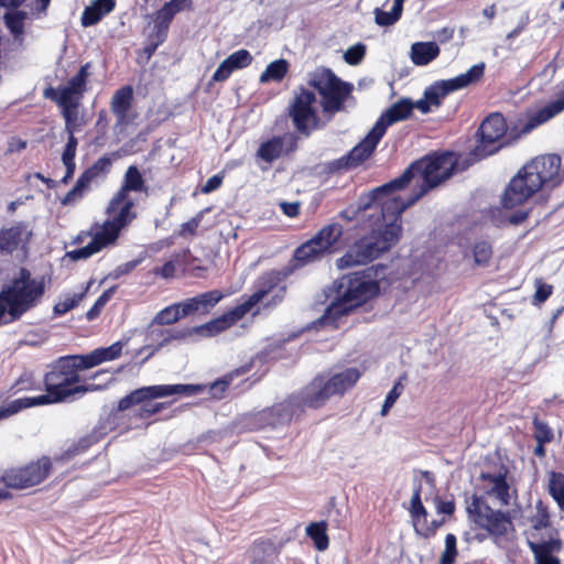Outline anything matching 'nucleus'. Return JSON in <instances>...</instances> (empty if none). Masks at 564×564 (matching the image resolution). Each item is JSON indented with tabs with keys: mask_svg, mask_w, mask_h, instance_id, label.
<instances>
[{
	"mask_svg": "<svg viewBox=\"0 0 564 564\" xmlns=\"http://www.w3.org/2000/svg\"><path fill=\"white\" fill-rule=\"evenodd\" d=\"M80 355L59 357L45 373V394L25 397L0 408V421L17 414L23 409L63 402L72 397L73 384L80 381L79 370H85Z\"/></svg>",
	"mask_w": 564,
	"mask_h": 564,
	"instance_id": "1",
	"label": "nucleus"
},
{
	"mask_svg": "<svg viewBox=\"0 0 564 564\" xmlns=\"http://www.w3.org/2000/svg\"><path fill=\"white\" fill-rule=\"evenodd\" d=\"M557 154L541 155L525 164L509 182L502 195V206L512 209L527 203L543 186L554 187L564 177Z\"/></svg>",
	"mask_w": 564,
	"mask_h": 564,
	"instance_id": "2",
	"label": "nucleus"
},
{
	"mask_svg": "<svg viewBox=\"0 0 564 564\" xmlns=\"http://www.w3.org/2000/svg\"><path fill=\"white\" fill-rule=\"evenodd\" d=\"M456 164V159L452 153L434 154L422 158L408 166L400 176L373 188L372 196L402 191L415 176H420L422 182L419 185L417 191L406 197V205L412 206L430 189L448 180L453 175Z\"/></svg>",
	"mask_w": 564,
	"mask_h": 564,
	"instance_id": "3",
	"label": "nucleus"
},
{
	"mask_svg": "<svg viewBox=\"0 0 564 564\" xmlns=\"http://www.w3.org/2000/svg\"><path fill=\"white\" fill-rule=\"evenodd\" d=\"M337 297L317 319L321 326L337 328L339 319L362 305L379 293V284L366 274V271H356L343 275L335 282Z\"/></svg>",
	"mask_w": 564,
	"mask_h": 564,
	"instance_id": "4",
	"label": "nucleus"
},
{
	"mask_svg": "<svg viewBox=\"0 0 564 564\" xmlns=\"http://www.w3.org/2000/svg\"><path fill=\"white\" fill-rule=\"evenodd\" d=\"M397 192H389L372 196V189L359 198L358 209L368 210L380 208L383 226L371 234L377 238L383 251L389 250L401 238L402 224L401 215L408 209V198L395 196Z\"/></svg>",
	"mask_w": 564,
	"mask_h": 564,
	"instance_id": "5",
	"label": "nucleus"
},
{
	"mask_svg": "<svg viewBox=\"0 0 564 564\" xmlns=\"http://www.w3.org/2000/svg\"><path fill=\"white\" fill-rule=\"evenodd\" d=\"M44 292V278L33 279L28 269L21 268L18 276L0 292V304L9 322L19 319L36 306Z\"/></svg>",
	"mask_w": 564,
	"mask_h": 564,
	"instance_id": "6",
	"label": "nucleus"
},
{
	"mask_svg": "<svg viewBox=\"0 0 564 564\" xmlns=\"http://www.w3.org/2000/svg\"><path fill=\"white\" fill-rule=\"evenodd\" d=\"M361 372L356 367L346 368L338 372L317 375L299 393L304 406L317 409L334 395H343L360 379Z\"/></svg>",
	"mask_w": 564,
	"mask_h": 564,
	"instance_id": "7",
	"label": "nucleus"
},
{
	"mask_svg": "<svg viewBox=\"0 0 564 564\" xmlns=\"http://www.w3.org/2000/svg\"><path fill=\"white\" fill-rule=\"evenodd\" d=\"M307 83L321 95V105L327 115L345 110V104L354 99L352 84L343 82L329 68H317L310 73Z\"/></svg>",
	"mask_w": 564,
	"mask_h": 564,
	"instance_id": "8",
	"label": "nucleus"
},
{
	"mask_svg": "<svg viewBox=\"0 0 564 564\" xmlns=\"http://www.w3.org/2000/svg\"><path fill=\"white\" fill-rule=\"evenodd\" d=\"M198 390V386L181 383L142 387L120 399L118 402V411L122 412L130 409L132 405L143 403L138 415L141 419H149L155 414V409L152 403H144L145 401L174 394L192 395Z\"/></svg>",
	"mask_w": 564,
	"mask_h": 564,
	"instance_id": "9",
	"label": "nucleus"
},
{
	"mask_svg": "<svg viewBox=\"0 0 564 564\" xmlns=\"http://www.w3.org/2000/svg\"><path fill=\"white\" fill-rule=\"evenodd\" d=\"M507 131L505 118L500 113L489 115L478 129V141L470 151L474 161L495 154L501 148L500 139Z\"/></svg>",
	"mask_w": 564,
	"mask_h": 564,
	"instance_id": "10",
	"label": "nucleus"
},
{
	"mask_svg": "<svg viewBox=\"0 0 564 564\" xmlns=\"http://www.w3.org/2000/svg\"><path fill=\"white\" fill-rule=\"evenodd\" d=\"M484 62L473 65L466 73L449 79L437 80L424 90V97L432 106L440 107L442 100L449 94L479 82L485 73Z\"/></svg>",
	"mask_w": 564,
	"mask_h": 564,
	"instance_id": "11",
	"label": "nucleus"
},
{
	"mask_svg": "<svg viewBox=\"0 0 564 564\" xmlns=\"http://www.w3.org/2000/svg\"><path fill=\"white\" fill-rule=\"evenodd\" d=\"M316 96L313 91L301 88L290 105L289 115L297 131L308 135L318 126V116L314 109Z\"/></svg>",
	"mask_w": 564,
	"mask_h": 564,
	"instance_id": "12",
	"label": "nucleus"
},
{
	"mask_svg": "<svg viewBox=\"0 0 564 564\" xmlns=\"http://www.w3.org/2000/svg\"><path fill=\"white\" fill-rule=\"evenodd\" d=\"M382 137L381 127L379 128V126H373L368 134L347 154L332 161L329 163V170L334 172L356 169L371 156Z\"/></svg>",
	"mask_w": 564,
	"mask_h": 564,
	"instance_id": "13",
	"label": "nucleus"
},
{
	"mask_svg": "<svg viewBox=\"0 0 564 564\" xmlns=\"http://www.w3.org/2000/svg\"><path fill=\"white\" fill-rule=\"evenodd\" d=\"M115 203V196L110 199L106 209L107 215L110 219L106 220L101 226L100 230L108 237V241L112 243L117 240L120 230L126 227L135 218V213L132 212L134 200L124 196L123 200Z\"/></svg>",
	"mask_w": 564,
	"mask_h": 564,
	"instance_id": "14",
	"label": "nucleus"
},
{
	"mask_svg": "<svg viewBox=\"0 0 564 564\" xmlns=\"http://www.w3.org/2000/svg\"><path fill=\"white\" fill-rule=\"evenodd\" d=\"M50 469V458L43 457L23 468L7 471L3 476V481L8 488L24 489L44 480Z\"/></svg>",
	"mask_w": 564,
	"mask_h": 564,
	"instance_id": "15",
	"label": "nucleus"
},
{
	"mask_svg": "<svg viewBox=\"0 0 564 564\" xmlns=\"http://www.w3.org/2000/svg\"><path fill=\"white\" fill-rule=\"evenodd\" d=\"M383 251L372 234L358 239L348 251L336 261L339 269L362 265L377 259Z\"/></svg>",
	"mask_w": 564,
	"mask_h": 564,
	"instance_id": "16",
	"label": "nucleus"
},
{
	"mask_svg": "<svg viewBox=\"0 0 564 564\" xmlns=\"http://www.w3.org/2000/svg\"><path fill=\"white\" fill-rule=\"evenodd\" d=\"M230 326L231 324L228 322L226 314H223L220 317L207 322L203 325L166 329L162 333L164 337L160 343V347L167 345L172 340L185 341L194 336L213 337L226 330Z\"/></svg>",
	"mask_w": 564,
	"mask_h": 564,
	"instance_id": "17",
	"label": "nucleus"
},
{
	"mask_svg": "<svg viewBox=\"0 0 564 564\" xmlns=\"http://www.w3.org/2000/svg\"><path fill=\"white\" fill-rule=\"evenodd\" d=\"M304 408L300 395L292 394L285 401L259 412L263 414L262 421L264 429H275L280 425L288 424L295 415H299Z\"/></svg>",
	"mask_w": 564,
	"mask_h": 564,
	"instance_id": "18",
	"label": "nucleus"
},
{
	"mask_svg": "<svg viewBox=\"0 0 564 564\" xmlns=\"http://www.w3.org/2000/svg\"><path fill=\"white\" fill-rule=\"evenodd\" d=\"M279 282L275 273H265L258 281V288L246 301L238 304L230 311L226 312V316L231 326L240 321L251 308L257 305Z\"/></svg>",
	"mask_w": 564,
	"mask_h": 564,
	"instance_id": "19",
	"label": "nucleus"
},
{
	"mask_svg": "<svg viewBox=\"0 0 564 564\" xmlns=\"http://www.w3.org/2000/svg\"><path fill=\"white\" fill-rule=\"evenodd\" d=\"M473 507L479 518V523L484 527L489 533L501 536L505 535L508 530L511 528L512 523L506 513L501 511H495L488 506L479 503L478 499H475L473 502Z\"/></svg>",
	"mask_w": 564,
	"mask_h": 564,
	"instance_id": "20",
	"label": "nucleus"
},
{
	"mask_svg": "<svg viewBox=\"0 0 564 564\" xmlns=\"http://www.w3.org/2000/svg\"><path fill=\"white\" fill-rule=\"evenodd\" d=\"M564 111V84L563 87L555 94V99L550 101L544 107L530 113L527 122L522 130L523 132H530L539 126L547 122L552 118L556 117Z\"/></svg>",
	"mask_w": 564,
	"mask_h": 564,
	"instance_id": "21",
	"label": "nucleus"
},
{
	"mask_svg": "<svg viewBox=\"0 0 564 564\" xmlns=\"http://www.w3.org/2000/svg\"><path fill=\"white\" fill-rule=\"evenodd\" d=\"M32 232L25 223H17L15 225L0 230V250L11 253L18 249L22 242H28Z\"/></svg>",
	"mask_w": 564,
	"mask_h": 564,
	"instance_id": "22",
	"label": "nucleus"
},
{
	"mask_svg": "<svg viewBox=\"0 0 564 564\" xmlns=\"http://www.w3.org/2000/svg\"><path fill=\"white\" fill-rule=\"evenodd\" d=\"M414 109V105L410 99H401L388 108L376 121L375 126L382 129L384 135L389 126L409 118Z\"/></svg>",
	"mask_w": 564,
	"mask_h": 564,
	"instance_id": "23",
	"label": "nucleus"
},
{
	"mask_svg": "<svg viewBox=\"0 0 564 564\" xmlns=\"http://www.w3.org/2000/svg\"><path fill=\"white\" fill-rule=\"evenodd\" d=\"M530 550L534 555V564H560V560L552 554L560 552L562 541L557 538H551L547 541H529Z\"/></svg>",
	"mask_w": 564,
	"mask_h": 564,
	"instance_id": "24",
	"label": "nucleus"
},
{
	"mask_svg": "<svg viewBox=\"0 0 564 564\" xmlns=\"http://www.w3.org/2000/svg\"><path fill=\"white\" fill-rule=\"evenodd\" d=\"M124 344L119 340L109 347H99L86 355H80L86 369L94 368L106 361H112L121 356Z\"/></svg>",
	"mask_w": 564,
	"mask_h": 564,
	"instance_id": "25",
	"label": "nucleus"
},
{
	"mask_svg": "<svg viewBox=\"0 0 564 564\" xmlns=\"http://www.w3.org/2000/svg\"><path fill=\"white\" fill-rule=\"evenodd\" d=\"M145 181L141 174V172L138 170L135 165H130L124 175L121 183L120 188L115 194V203L123 200L124 196H129L130 192L141 193L145 192Z\"/></svg>",
	"mask_w": 564,
	"mask_h": 564,
	"instance_id": "26",
	"label": "nucleus"
},
{
	"mask_svg": "<svg viewBox=\"0 0 564 564\" xmlns=\"http://www.w3.org/2000/svg\"><path fill=\"white\" fill-rule=\"evenodd\" d=\"M286 141H293V137H273L260 144L259 149L257 150L256 156L259 160H262L265 163L271 164L282 155ZM293 144L294 142H292L290 151L293 150Z\"/></svg>",
	"mask_w": 564,
	"mask_h": 564,
	"instance_id": "27",
	"label": "nucleus"
},
{
	"mask_svg": "<svg viewBox=\"0 0 564 564\" xmlns=\"http://www.w3.org/2000/svg\"><path fill=\"white\" fill-rule=\"evenodd\" d=\"M123 150H118L109 154H105L98 159L91 166L85 170L80 176L90 185L91 182L99 177L106 176L112 166V162L124 155Z\"/></svg>",
	"mask_w": 564,
	"mask_h": 564,
	"instance_id": "28",
	"label": "nucleus"
},
{
	"mask_svg": "<svg viewBox=\"0 0 564 564\" xmlns=\"http://www.w3.org/2000/svg\"><path fill=\"white\" fill-rule=\"evenodd\" d=\"M115 0H94L82 13V25L87 28L97 24L106 14L115 9Z\"/></svg>",
	"mask_w": 564,
	"mask_h": 564,
	"instance_id": "29",
	"label": "nucleus"
},
{
	"mask_svg": "<svg viewBox=\"0 0 564 564\" xmlns=\"http://www.w3.org/2000/svg\"><path fill=\"white\" fill-rule=\"evenodd\" d=\"M44 97L56 102L58 107H79L84 98L83 95H78L77 91L70 90L66 86L48 87L44 90Z\"/></svg>",
	"mask_w": 564,
	"mask_h": 564,
	"instance_id": "30",
	"label": "nucleus"
},
{
	"mask_svg": "<svg viewBox=\"0 0 564 564\" xmlns=\"http://www.w3.org/2000/svg\"><path fill=\"white\" fill-rule=\"evenodd\" d=\"M325 253L326 251L312 238L295 249L293 256L294 267H302L314 262Z\"/></svg>",
	"mask_w": 564,
	"mask_h": 564,
	"instance_id": "31",
	"label": "nucleus"
},
{
	"mask_svg": "<svg viewBox=\"0 0 564 564\" xmlns=\"http://www.w3.org/2000/svg\"><path fill=\"white\" fill-rule=\"evenodd\" d=\"M440 55V47L435 42H416L411 46V61L414 65L425 66Z\"/></svg>",
	"mask_w": 564,
	"mask_h": 564,
	"instance_id": "32",
	"label": "nucleus"
},
{
	"mask_svg": "<svg viewBox=\"0 0 564 564\" xmlns=\"http://www.w3.org/2000/svg\"><path fill=\"white\" fill-rule=\"evenodd\" d=\"M133 90L130 86L118 89L111 99V111L117 117L119 123L127 119L128 111L131 107Z\"/></svg>",
	"mask_w": 564,
	"mask_h": 564,
	"instance_id": "33",
	"label": "nucleus"
},
{
	"mask_svg": "<svg viewBox=\"0 0 564 564\" xmlns=\"http://www.w3.org/2000/svg\"><path fill=\"white\" fill-rule=\"evenodd\" d=\"M111 243V241H108V237L99 229L95 232L91 241L87 246L68 251L66 257L74 261L87 259Z\"/></svg>",
	"mask_w": 564,
	"mask_h": 564,
	"instance_id": "34",
	"label": "nucleus"
},
{
	"mask_svg": "<svg viewBox=\"0 0 564 564\" xmlns=\"http://www.w3.org/2000/svg\"><path fill=\"white\" fill-rule=\"evenodd\" d=\"M181 12L178 8H173L172 3H164L163 7L154 13L153 33L160 35V41H165L170 24L174 17Z\"/></svg>",
	"mask_w": 564,
	"mask_h": 564,
	"instance_id": "35",
	"label": "nucleus"
},
{
	"mask_svg": "<svg viewBox=\"0 0 564 564\" xmlns=\"http://www.w3.org/2000/svg\"><path fill=\"white\" fill-rule=\"evenodd\" d=\"M341 235L343 226L338 223H332L324 226L313 238L326 252H329Z\"/></svg>",
	"mask_w": 564,
	"mask_h": 564,
	"instance_id": "36",
	"label": "nucleus"
},
{
	"mask_svg": "<svg viewBox=\"0 0 564 564\" xmlns=\"http://www.w3.org/2000/svg\"><path fill=\"white\" fill-rule=\"evenodd\" d=\"M306 535L313 541L317 551L323 552L329 546V539L327 535V522L318 521L312 522L306 527Z\"/></svg>",
	"mask_w": 564,
	"mask_h": 564,
	"instance_id": "37",
	"label": "nucleus"
},
{
	"mask_svg": "<svg viewBox=\"0 0 564 564\" xmlns=\"http://www.w3.org/2000/svg\"><path fill=\"white\" fill-rule=\"evenodd\" d=\"M289 66V62L284 58L271 62L260 75V83L281 82L285 77Z\"/></svg>",
	"mask_w": 564,
	"mask_h": 564,
	"instance_id": "38",
	"label": "nucleus"
},
{
	"mask_svg": "<svg viewBox=\"0 0 564 564\" xmlns=\"http://www.w3.org/2000/svg\"><path fill=\"white\" fill-rule=\"evenodd\" d=\"M404 1L405 0H394L393 6L389 12L377 8L375 10L376 23L380 26L393 25L401 18Z\"/></svg>",
	"mask_w": 564,
	"mask_h": 564,
	"instance_id": "39",
	"label": "nucleus"
},
{
	"mask_svg": "<svg viewBox=\"0 0 564 564\" xmlns=\"http://www.w3.org/2000/svg\"><path fill=\"white\" fill-rule=\"evenodd\" d=\"M549 494L564 512V474L551 471L549 475Z\"/></svg>",
	"mask_w": 564,
	"mask_h": 564,
	"instance_id": "40",
	"label": "nucleus"
},
{
	"mask_svg": "<svg viewBox=\"0 0 564 564\" xmlns=\"http://www.w3.org/2000/svg\"><path fill=\"white\" fill-rule=\"evenodd\" d=\"M26 17V12L17 9H14L12 12L4 13V24L15 37L23 34L24 20Z\"/></svg>",
	"mask_w": 564,
	"mask_h": 564,
	"instance_id": "41",
	"label": "nucleus"
},
{
	"mask_svg": "<svg viewBox=\"0 0 564 564\" xmlns=\"http://www.w3.org/2000/svg\"><path fill=\"white\" fill-rule=\"evenodd\" d=\"M475 265L486 267L492 258V246L486 240L475 242L471 249Z\"/></svg>",
	"mask_w": 564,
	"mask_h": 564,
	"instance_id": "42",
	"label": "nucleus"
},
{
	"mask_svg": "<svg viewBox=\"0 0 564 564\" xmlns=\"http://www.w3.org/2000/svg\"><path fill=\"white\" fill-rule=\"evenodd\" d=\"M89 69L90 63L82 65L77 74L69 78L64 86H66L70 90L77 91L78 95L84 96L85 91L87 90V79L90 74Z\"/></svg>",
	"mask_w": 564,
	"mask_h": 564,
	"instance_id": "43",
	"label": "nucleus"
},
{
	"mask_svg": "<svg viewBox=\"0 0 564 564\" xmlns=\"http://www.w3.org/2000/svg\"><path fill=\"white\" fill-rule=\"evenodd\" d=\"M182 317L180 305L173 303L161 310L153 318L152 324L156 325H172L178 322Z\"/></svg>",
	"mask_w": 564,
	"mask_h": 564,
	"instance_id": "44",
	"label": "nucleus"
},
{
	"mask_svg": "<svg viewBox=\"0 0 564 564\" xmlns=\"http://www.w3.org/2000/svg\"><path fill=\"white\" fill-rule=\"evenodd\" d=\"M85 289L83 292L77 294H66L54 305V314L57 316H62L76 307L78 303L83 300L86 293Z\"/></svg>",
	"mask_w": 564,
	"mask_h": 564,
	"instance_id": "45",
	"label": "nucleus"
},
{
	"mask_svg": "<svg viewBox=\"0 0 564 564\" xmlns=\"http://www.w3.org/2000/svg\"><path fill=\"white\" fill-rule=\"evenodd\" d=\"M89 186L90 185L82 176H79L74 187L62 199V204L65 206L76 204L84 197V194L89 188Z\"/></svg>",
	"mask_w": 564,
	"mask_h": 564,
	"instance_id": "46",
	"label": "nucleus"
},
{
	"mask_svg": "<svg viewBox=\"0 0 564 564\" xmlns=\"http://www.w3.org/2000/svg\"><path fill=\"white\" fill-rule=\"evenodd\" d=\"M250 370V366H243L234 372L225 376L223 379L215 381L210 391L214 397H220L221 393L229 387L235 376H241L245 375Z\"/></svg>",
	"mask_w": 564,
	"mask_h": 564,
	"instance_id": "47",
	"label": "nucleus"
},
{
	"mask_svg": "<svg viewBox=\"0 0 564 564\" xmlns=\"http://www.w3.org/2000/svg\"><path fill=\"white\" fill-rule=\"evenodd\" d=\"M406 379V375H403L399 378V380L394 383L392 389L388 392L384 402L381 409V415L384 416L388 414L390 409L393 406L398 398L401 395L404 387L402 381Z\"/></svg>",
	"mask_w": 564,
	"mask_h": 564,
	"instance_id": "48",
	"label": "nucleus"
},
{
	"mask_svg": "<svg viewBox=\"0 0 564 564\" xmlns=\"http://www.w3.org/2000/svg\"><path fill=\"white\" fill-rule=\"evenodd\" d=\"M117 286H111L106 290L94 303V305L86 313V318L88 321H94L100 314L102 307L110 301L113 293L116 292Z\"/></svg>",
	"mask_w": 564,
	"mask_h": 564,
	"instance_id": "49",
	"label": "nucleus"
},
{
	"mask_svg": "<svg viewBox=\"0 0 564 564\" xmlns=\"http://www.w3.org/2000/svg\"><path fill=\"white\" fill-rule=\"evenodd\" d=\"M457 539L453 533L445 536V549L441 555L438 564H454L457 556Z\"/></svg>",
	"mask_w": 564,
	"mask_h": 564,
	"instance_id": "50",
	"label": "nucleus"
},
{
	"mask_svg": "<svg viewBox=\"0 0 564 564\" xmlns=\"http://www.w3.org/2000/svg\"><path fill=\"white\" fill-rule=\"evenodd\" d=\"M223 299V293L218 290L208 291L196 295L199 310L202 312H208Z\"/></svg>",
	"mask_w": 564,
	"mask_h": 564,
	"instance_id": "51",
	"label": "nucleus"
},
{
	"mask_svg": "<svg viewBox=\"0 0 564 564\" xmlns=\"http://www.w3.org/2000/svg\"><path fill=\"white\" fill-rule=\"evenodd\" d=\"M410 513H411L413 523L415 521H420L421 518L427 517V511L421 500V487L420 486L414 490V492L412 495Z\"/></svg>",
	"mask_w": 564,
	"mask_h": 564,
	"instance_id": "52",
	"label": "nucleus"
},
{
	"mask_svg": "<svg viewBox=\"0 0 564 564\" xmlns=\"http://www.w3.org/2000/svg\"><path fill=\"white\" fill-rule=\"evenodd\" d=\"M262 416H263V414H260V412L245 414L240 419L241 430L248 431V432L263 430L264 425H263Z\"/></svg>",
	"mask_w": 564,
	"mask_h": 564,
	"instance_id": "53",
	"label": "nucleus"
},
{
	"mask_svg": "<svg viewBox=\"0 0 564 564\" xmlns=\"http://www.w3.org/2000/svg\"><path fill=\"white\" fill-rule=\"evenodd\" d=\"M62 110V116L65 120V130L67 133H75L77 127H78V108L79 107H59Z\"/></svg>",
	"mask_w": 564,
	"mask_h": 564,
	"instance_id": "54",
	"label": "nucleus"
},
{
	"mask_svg": "<svg viewBox=\"0 0 564 564\" xmlns=\"http://www.w3.org/2000/svg\"><path fill=\"white\" fill-rule=\"evenodd\" d=\"M227 61L235 67V69H241L249 66L252 62V55L249 51L241 48L227 57Z\"/></svg>",
	"mask_w": 564,
	"mask_h": 564,
	"instance_id": "55",
	"label": "nucleus"
},
{
	"mask_svg": "<svg viewBox=\"0 0 564 564\" xmlns=\"http://www.w3.org/2000/svg\"><path fill=\"white\" fill-rule=\"evenodd\" d=\"M98 442V436L96 433H90L88 435H85L80 440H78L77 443L73 444L72 447L67 449V454L75 456L78 454H82L86 452L93 444Z\"/></svg>",
	"mask_w": 564,
	"mask_h": 564,
	"instance_id": "56",
	"label": "nucleus"
},
{
	"mask_svg": "<svg viewBox=\"0 0 564 564\" xmlns=\"http://www.w3.org/2000/svg\"><path fill=\"white\" fill-rule=\"evenodd\" d=\"M445 523V520L444 519H441V520H432L429 522V524H426V527H422L421 525V520L420 521H415L414 522V530H415V533L421 535L422 538L424 539H429L431 536H433L436 531Z\"/></svg>",
	"mask_w": 564,
	"mask_h": 564,
	"instance_id": "57",
	"label": "nucleus"
},
{
	"mask_svg": "<svg viewBox=\"0 0 564 564\" xmlns=\"http://www.w3.org/2000/svg\"><path fill=\"white\" fill-rule=\"evenodd\" d=\"M533 426L534 438L538 443H550L553 440V431L545 422L534 419Z\"/></svg>",
	"mask_w": 564,
	"mask_h": 564,
	"instance_id": "58",
	"label": "nucleus"
},
{
	"mask_svg": "<svg viewBox=\"0 0 564 564\" xmlns=\"http://www.w3.org/2000/svg\"><path fill=\"white\" fill-rule=\"evenodd\" d=\"M550 525V516L541 502L536 506V513L531 518L532 529L539 531Z\"/></svg>",
	"mask_w": 564,
	"mask_h": 564,
	"instance_id": "59",
	"label": "nucleus"
},
{
	"mask_svg": "<svg viewBox=\"0 0 564 564\" xmlns=\"http://www.w3.org/2000/svg\"><path fill=\"white\" fill-rule=\"evenodd\" d=\"M366 54V46L361 43H358L351 47H349L345 54L344 59L349 65L359 64Z\"/></svg>",
	"mask_w": 564,
	"mask_h": 564,
	"instance_id": "60",
	"label": "nucleus"
},
{
	"mask_svg": "<svg viewBox=\"0 0 564 564\" xmlns=\"http://www.w3.org/2000/svg\"><path fill=\"white\" fill-rule=\"evenodd\" d=\"M207 212L208 209H203L188 221L182 224L178 232L180 236L185 237L188 235H194L203 220L204 214Z\"/></svg>",
	"mask_w": 564,
	"mask_h": 564,
	"instance_id": "61",
	"label": "nucleus"
},
{
	"mask_svg": "<svg viewBox=\"0 0 564 564\" xmlns=\"http://www.w3.org/2000/svg\"><path fill=\"white\" fill-rule=\"evenodd\" d=\"M235 67L226 59H224L219 66L217 67V69L215 70L212 79L214 82H225L227 80L230 75L232 74V72H235Z\"/></svg>",
	"mask_w": 564,
	"mask_h": 564,
	"instance_id": "62",
	"label": "nucleus"
},
{
	"mask_svg": "<svg viewBox=\"0 0 564 564\" xmlns=\"http://www.w3.org/2000/svg\"><path fill=\"white\" fill-rule=\"evenodd\" d=\"M141 259L132 260L126 263H122L118 265L110 274L109 278L111 279H119L120 276L130 273L133 271L140 263Z\"/></svg>",
	"mask_w": 564,
	"mask_h": 564,
	"instance_id": "63",
	"label": "nucleus"
},
{
	"mask_svg": "<svg viewBox=\"0 0 564 564\" xmlns=\"http://www.w3.org/2000/svg\"><path fill=\"white\" fill-rule=\"evenodd\" d=\"M552 290H553L552 285L539 282L536 284V290H535V293L533 296V303L540 304V303L545 302L552 294Z\"/></svg>",
	"mask_w": 564,
	"mask_h": 564,
	"instance_id": "64",
	"label": "nucleus"
}]
</instances>
